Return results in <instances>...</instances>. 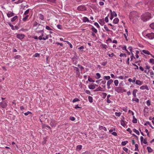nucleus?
Wrapping results in <instances>:
<instances>
[{"instance_id":"1","label":"nucleus","mask_w":154,"mask_h":154,"mask_svg":"<svg viewBox=\"0 0 154 154\" xmlns=\"http://www.w3.org/2000/svg\"><path fill=\"white\" fill-rule=\"evenodd\" d=\"M153 15V14H151L149 12H146L143 14L141 16V19L143 21L146 22L151 18Z\"/></svg>"},{"instance_id":"2","label":"nucleus","mask_w":154,"mask_h":154,"mask_svg":"<svg viewBox=\"0 0 154 154\" xmlns=\"http://www.w3.org/2000/svg\"><path fill=\"white\" fill-rule=\"evenodd\" d=\"M143 35L145 38L149 39L154 38V33L153 32L143 33Z\"/></svg>"},{"instance_id":"3","label":"nucleus","mask_w":154,"mask_h":154,"mask_svg":"<svg viewBox=\"0 0 154 154\" xmlns=\"http://www.w3.org/2000/svg\"><path fill=\"white\" fill-rule=\"evenodd\" d=\"M115 90L116 92L119 93H122L123 92H126V90L123 89L121 87H117L115 88Z\"/></svg>"},{"instance_id":"4","label":"nucleus","mask_w":154,"mask_h":154,"mask_svg":"<svg viewBox=\"0 0 154 154\" xmlns=\"http://www.w3.org/2000/svg\"><path fill=\"white\" fill-rule=\"evenodd\" d=\"M25 35L23 34H18L17 35V37L20 40L23 39Z\"/></svg>"},{"instance_id":"5","label":"nucleus","mask_w":154,"mask_h":154,"mask_svg":"<svg viewBox=\"0 0 154 154\" xmlns=\"http://www.w3.org/2000/svg\"><path fill=\"white\" fill-rule=\"evenodd\" d=\"M140 90H142L146 89L147 90H149V88H148V87L146 85H141L140 87Z\"/></svg>"},{"instance_id":"6","label":"nucleus","mask_w":154,"mask_h":154,"mask_svg":"<svg viewBox=\"0 0 154 154\" xmlns=\"http://www.w3.org/2000/svg\"><path fill=\"white\" fill-rule=\"evenodd\" d=\"M123 119H122L121 120V125L123 127H125L126 125L125 121L124 120L125 117H123Z\"/></svg>"},{"instance_id":"7","label":"nucleus","mask_w":154,"mask_h":154,"mask_svg":"<svg viewBox=\"0 0 154 154\" xmlns=\"http://www.w3.org/2000/svg\"><path fill=\"white\" fill-rule=\"evenodd\" d=\"M143 82L142 81H140L139 80H136L135 81V84L139 86H141L143 84Z\"/></svg>"},{"instance_id":"8","label":"nucleus","mask_w":154,"mask_h":154,"mask_svg":"<svg viewBox=\"0 0 154 154\" xmlns=\"http://www.w3.org/2000/svg\"><path fill=\"white\" fill-rule=\"evenodd\" d=\"M74 69L76 72V74L78 76H79L80 74V70L79 69L76 67H74Z\"/></svg>"},{"instance_id":"9","label":"nucleus","mask_w":154,"mask_h":154,"mask_svg":"<svg viewBox=\"0 0 154 154\" xmlns=\"http://www.w3.org/2000/svg\"><path fill=\"white\" fill-rule=\"evenodd\" d=\"M140 141L142 143H143L144 144H146L147 143L146 140L145 139H144L143 137H140Z\"/></svg>"},{"instance_id":"10","label":"nucleus","mask_w":154,"mask_h":154,"mask_svg":"<svg viewBox=\"0 0 154 154\" xmlns=\"http://www.w3.org/2000/svg\"><path fill=\"white\" fill-rule=\"evenodd\" d=\"M86 8L84 5H82L78 6L77 10H86Z\"/></svg>"},{"instance_id":"11","label":"nucleus","mask_w":154,"mask_h":154,"mask_svg":"<svg viewBox=\"0 0 154 154\" xmlns=\"http://www.w3.org/2000/svg\"><path fill=\"white\" fill-rule=\"evenodd\" d=\"M142 52L144 54H146V55H149L150 54H151L149 51L148 50H143L142 51Z\"/></svg>"},{"instance_id":"12","label":"nucleus","mask_w":154,"mask_h":154,"mask_svg":"<svg viewBox=\"0 0 154 154\" xmlns=\"http://www.w3.org/2000/svg\"><path fill=\"white\" fill-rule=\"evenodd\" d=\"M138 91L137 89H134L132 92V95L134 97H136L137 96L136 93Z\"/></svg>"},{"instance_id":"13","label":"nucleus","mask_w":154,"mask_h":154,"mask_svg":"<svg viewBox=\"0 0 154 154\" xmlns=\"http://www.w3.org/2000/svg\"><path fill=\"white\" fill-rule=\"evenodd\" d=\"M136 80V78L135 77H134L132 79L130 78L128 79V81L129 82H131L133 83L135 82V81Z\"/></svg>"},{"instance_id":"14","label":"nucleus","mask_w":154,"mask_h":154,"mask_svg":"<svg viewBox=\"0 0 154 154\" xmlns=\"http://www.w3.org/2000/svg\"><path fill=\"white\" fill-rule=\"evenodd\" d=\"M17 16H15L11 18V20L12 22H15L17 20Z\"/></svg>"},{"instance_id":"15","label":"nucleus","mask_w":154,"mask_h":154,"mask_svg":"<svg viewBox=\"0 0 154 154\" xmlns=\"http://www.w3.org/2000/svg\"><path fill=\"white\" fill-rule=\"evenodd\" d=\"M111 15L113 16V17H116L117 16V14L115 12V11H112V10H110Z\"/></svg>"},{"instance_id":"16","label":"nucleus","mask_w":154,"mask_h":154,"mask_svg":"<svg viewBox=\"0 0 154 154\" xmlns=\"http://www.w3.org/2000/svg\"><path fill=\"white\" fill-rule=\"evenodd\" d=\"M119 22V19L117 18H115L113 20V23L114 24H118Z\"/></svg>"},{"instance_id":"17","label":"nucleus","mask_w":154,"mask_h":154,"mask_svg":"<svg viewBox=\"0 0 154 154\" xmlns=\"http://www.w3.org/2000/svg\"><path fill=\"white\" fill-rule=\"evenodd\" d=\"M83 21L85 23L87 22H89V19L87 17H84L83 18Z\"/></svg>"},{"instance_id":"18","label":"nucleus","mask_w":154,"mask_h":154,"mask_svg":"<svg viewBox=\"0 0 154 154\" xmlns=\"http://www.w3.org/2000/svg\"><path fill=\"white\" fill-rule=\"evenodd\" d=\"M146 149H147V151L151 153L153 151V149L149 146L147 147Z\"/></svg>"},{"instance_id":"19","label":"nucleus","mask_w":154,"mask_h":154,"mask_svg":"<svg viewBox=\"0 0 154 154\" xmlns=\"http://www.w3.org/2000/svg\"><path fill=\"white\" fill-rule=\"evenodd\" d=\"M139 99L136 97H134L132 99V101L133 102H135L137 103H138L139 102Z\"/></svg>"},{"instance_id":"20","label":"nucleus","mask_w":154,"mask_h":154,"mask_svg":"<svg viewBox=\"0 0 154 154\" xmlns=\"http://www.w3.org/2000/svg\"><path fill=\"white\" fill-rule=\"evenodd\" d=\"M99 129L100 130H103L104 131H107V129H106V128L105 127H103L102 126H99Z\"/></svg>"},{"instance_id":"21","label":"nucleus","mask_w":154,"mask_h":154,"mask_svg":"<svg viewBox=\"0 0 154 154\" xmlns=\"http://www.w3.org/2000/svg\"><path fill=\"white\" fill-rule=\"evenodd\" d=\"M10 27H11V29L13 30L18 29L19 28L17 26H14L13 25H10Z\"/></svg>"},{"instance_id":"22","label":"nucleus","mask_w":154,"mask_h":154,"mask_svg":"<svg viewBox=\"0 0 154 154\" xmlns=\"http://www.w3.org/2000/svg\"><path fill=\"white\" fill-rule=\"evenodd\" d=\"M114 85L116 86H118L119 84V81L118 80H116L114 82Z\"/></svg>"},{"instance_id":"23","label":"nucleus","mask_w":154,"mask_h":154,"mask_svg":"<svg viewBox=\"0 0 154 154\" xmlns=\"http://www.w3.org/2000/svg\"><path fill=\"white\" fill-rule=\"evenodd\" d=\"M113 82V81L112 79H110L107 81V85H110Z\"/></svg>"},{"instance_id":"24","label":"nucleus","mask_w":154,"mask_h":154,"mask_svg":"<svg viewBox=\"0 0 154 154\" xmlns=\"http://www.w3.org/2000/svg\"><path fill=\"white\" fill-rule=\"evenodd\" d=\"M101 77V75L99 73H97L96 74V76L95 78L97 79H100Z\"/></svg>"},{"instance_id":"25","label":"nucleus","mask_w":154,"mask_h":154,"mask_svg":"<svg viewBox=\"0 0 154 154\" xmlns=\"http://www.w3.org/2000/svg\"><path fill=\"white\" fill-rule=\"evenodd\" d=\"M110 79V77L109 76H104L103 77V79H106V80H108V81Z\"/></svg>"},{"instance_id":"26","label":"nucleus","mask_w":154,"mask_h":154,"mask_svg":"<svg viewBox=\"0 0 154 154\" xmlns=\"http://www.w3.org/2000/svg\"><path fill=\"white\" fill-rule=\"evenodd\" d=\"M133 131L137 135H139L140 133L138 130H137L136 129L134 128L133 130Z\"/></svg>"},{"instance_id":"27","label":"nucleus","mask_w":154,"mask_h":154,"mask_svg":"<svg viewBox=\"0 0 154 154\" xmlns=\"http://www.w3.org/2000/svg\"><path fill=\"white\" fill-rule=\"evenodd\" d=\"M133 122L134 123H136L137 122V119L135 117V116H133Z\"/></svg>"},{"instance_id":"28","label":"nucleus","mask_w":154,"mask_h":154,"mask_svg":"<svg viewBox=\"0 0 154 154\" xmlns=\"http://www.w3.org/2000/svg\"><path fill=\"white\" fill-rule=\"evenodd\" d=\"M91 29L92 30V31L95 33H96L97 32V29L94 26H92L91 28Z\"/></svg>"},{"instance_id":"29","label":"nucleus","mask_w":154,"mask_h":154,"mask_svg":"<svg viewBox=\"0 0 154 154\" xmlns=\"http://www.w3.org/2000/svg\"><path fill=\"white\" fill-rule=\"evenodd\" d=\"M106 95H107V94L106 93L102 92V93L101 96L104 99L105 98H106Z\"/></svg>"},{"instance_id":"30","label":"nucleus","mask_w":154,"mask_h":154,"mask_svg":"<svg viewBox=\"0 0 154 154\" xmlns=\"http://www.w3.org/2000/svg\"><path fill=\"white\" fill-rule=\"evenodd\" d=\"M47 1L49 3H54L55 2L56 0H47Z\"/></svg>"},{"instance_id":"31","label":"nucleus","mask_w":154,"mask_h":154,"mask_svg":"<svg viewBox=\"0 0 154 154\" xmlns=\"http://www.w3.org/2000/svg\"><path fill=\"white\" fill-rule=\"evenodd\" d=\"M149 74H150V76H151V77L153 78V77L154 76V73L153 71H150V72H149Z\"/></svg>"},{"instance_id":"32","label":"nucleus","mask_w":154,"mask_h":154,"mask_svg":"<svg viewBox=\"0 0 154 154\" xmlns=\"http://www.w3.org/2000/svg\"><path fill=\"white\" fill-rule=\"evenodd\" d=\"M99 22L100 24V25H101L102 26H103V25L104 24V22L103 20L100 19L99 20Z\"/></svg>"},{"instance_id":"33","label":"nucleus","mask_w":154,"mask_h":154,"mask_svg":"<svg viewBox=\"0 0 154 154\" xmlns=\"http://www.w3.org/2000/svg\"><path fill=\"white\" fill-rule=\"evenodd\" d=\"M88 98L89 101L90 103H91L93 102V98L92 97L89 96L88 97Z\"/></svg>"},{"instance_id":"34","label":"nucleus","mask_w":154,"mask_h":154,"mask_svg":"<svg viewBox=\"0 0 154 154\" xmlns=\"http://www.w3.org/2000/svg\"><path fill=\"white\" fill-rule=\"evenodd\" d=\"M88 81L90 82H95V81L90 77H89L88 78Z\"/></svg>"},{"instance_id":"35","label":"nucleus","mask_w":154,"mask_h":154,"mask_svg":"<svg viewBox=\"0 0 154 154\" xmlns=\"http://www.w3.org/2000/svg\"><path fill=\"white\" fill-rule=\"evenodd\" d=\"M89 88L91 89H94L95 88V87L93 85H89Z\"/></svg>"},{"instance_id":"36","label":"nucleus","mask_w":154,"mask_h":154,"mask_svg":"<svg viewBox=\"0 0 154 154\" xmlns=\"http://www.w3.org/2000/svg\"><path fill=\"white\" fill-rule=\"evenodd\" d=\"M115 116H120L122 114V113L120 112H116L115 113Z\"/></svg>"},{"instance_id":"37","label":"nucleus","mask_w":154,"mask_h":154,"mask_svg":"<svg viewBox=\"0 0 154 154\" xmlns=\"http://www.w3.org/2000/svg\"><path fill=\"white\" fill-rule=\"evenodd\" d=\"M82 146L81 145H78L76 147V149L78 150H80L82 149Z\"/></svg>"},{"instance_id":"38","label":"nucleus","mask_w":154,"mask_h":154,"mask_svg":"<svg viewBox=\"0 0 154 154\" xmlns=\"http://www.w3.org/2000/svg\"><path fill=\"white\" fill-rule=\"evenodd\" d=\"M125 38L127 41H128V33H125L124 34Z\"/></svg>"},{"instance_id":"39","label":"nucleus","mask_w":154,"mask_h":154,"mask_svg":"<svg viewBox=\"0 0 154 154\" xmlns=\"http://www.w3.org/2000/svg\"><path fill=\"white\" fill-rule=\"evenodd\" d=\"M128 143L127 141H123L122 143V145L123 146H125Z\"/></svg>"},{"instance_id":"40","label":"nucleus","mask_w":154,"mask_h":154,"mask_svg":"<svg viewBox=\"0 0 154 154\" xmlns=\"http://www.w3.org/2000/svg\"><path fill=\"white\" fill-rule=\"evenodd\" d=\"M28 16H29L28 15H27L26 16H25L24 17H23L22 19L24 21H26L28 17Z\"/></svg>"},{"instance_id":"41","label":"nucleus","mask_w":154,"mask_h":154,"mask_svg":"<svg viewBox=\"0 0 154 154\" xmlns=\"http://www.w3.org/2000/svg\"><path fill=\"white\" fill-rule=\"evenodd\" d=\"M80 100H79L78 99V98H75V99H74L73 100H72V102L73 103H75V102H77V101H79Z\"/></svg>"},{"instance_id":"42","label":"nucleus","mask_w":154,"mask_h":154,"mask_svg":"<svg viewBox=\"0 0 154 154\" xmlns=\"http://www.w3.org/2000/svg\"><path fill=\"white\" fill-rule=\"evenodd\" d=\"M149 62L150 63L154 64V59L153 58H151L149 59Z\"/></svg>"},{"instance_id":"43","label":"nucleus","mask_w":154,"mask_h":154,"mask_svg":"<svg viewBox=\"0 0 154 154\" xmlns=\"http://www.w3.org/2000/svg\"><path fill=\"white\" fill-rule=\"evenodd\" d=\"M131 56L130 58H131V61L134 58H135V57L134 56V55L132 53H131Z\"/></svg>"},{"instance_id":"44","label":"nucleus","mask_w":154,"mask_h":154,"mask_svg":"<svg viewBox=\"0 0 154 154\" xmlns=\"http://www.w3.org/2000/svg\"><path fill=\"white\" fill-rule=\"evenodd\" d=\"M120 56L121 57H126L127 55L125 53H122L120 54Z\"/></svg>"},{"instance_id":"45","label":"nucleus","mask_w":154,"mask_h":154,"mask_svg":"<svg viewBox=\"0 0 154 154\" xmlns=\"http://www.w3.org/2000/svg\"><path fill=\"white\" fill-rule=\"evenodd\" d=\"M122 49L123 50H125L126 51H128V50L127 49V47L126 46H124L122 47Z\"/></svg>"},{"instance_id":"46","label":"nucleus","mask_w":154,"mask_h":154,"mask_svg":"<svg viewBox=\"0 0 154 154\" xmlns=\"http://www.w3.org/2000/svg\"><path fill=\"white\" fill-rule=\"evenodd\" d=\"M144 68L146 69H148V70H149L150 66L149 65H146V66Z\"/></svg>"},{"instance_id":"47","label":"nucleus","mask_w":154,"mask_h":154,"mask_svg":"<svg viewBox=\"0 0 154 154\" xmlns=\"http://www.w3.org/2000/svg\"><path fill=\"white\" fill-rule=\"evenodd\" d=\"M65 42H66L69 45L70 47L71 48H72L73 46H72V45L69 42H68V41H65Z\"/></svg>"},{"instance_id":"48","label":"nucleus","mask_w":154,"mask_h":154,"mask_svg":"<svg viewBox=\"0 0 154 154\" xmlns=\"http://www.w3.org/2000/svg\"><path fill=\"white\" fill-rule=\"evenodd\" d=\"M138 145L137 144H135V149L134 150L135 151H138Z\"/></svg>"},{"instance_id":"49","label":"nucleus","mask_w":154,"mask_h":154,"mask_svg":"<svg viewBox=\"0 0 154 154\" xmlns=\"http://www.w3.org/2000/svg\"><path fill=\"white\" fill-rule=\"evenodd\" d=\"M104 28L107 31H109L110 30L109 29L108 27L105 25L104 26Z\"/></svg>"},{"instance_id":"50","label":"nucleus","mask_w":154,"mask_h":154,"mask_svg":"<svg viewBox=\"0 0 154 154\" xmlns=\"http://www.w3.org/2000/svg\"><path fill=\"white\" fill-rule=\"evenodd\" d=\"M39 18L42 20H44V17L43 15L42 14H40L39 15Z\"/></svg>"},{"instance_id":"51","label":"nucleus","mask_w":154,"mask_h":154,"mask_svg":"<svg viewBox=\"0 0 154 154\" xmlns=\"http://www.w3.org/2000/svg\"><path fill=\"white\" fill-rule=\"evenodd\" d=\"M94 25L97 28H100V26L99 25L98 23L96 22L94 23Z\"/></svg>"},{"instance_id":"52","label":"nucleus","mask_w":154,"mask_h":154,"mask_svg":"<svg viewBox=\"0 0 154 154\" xmlns=\"http://www.w3.org/2000/svg\"><path fill=\"white\" fill-rule=\"evenodd\" d=\"M146 103L147 105L149 106L151 105V103H150V101L148 100L146 101Z\"/></svg>"},{"instance_id":"53","label":"nucleus","mask_w":154,"mask_h":154,"mask_svg":"<svg viewBox=\"0 0 154 154\" xmlns=\"http://www.w3.org/2000/svg\"><path fill=\"white\" fill-rule=\"evenodd\" d=\"M150 27L152 29H154V23H152L151 24H150Z\"/></svg>"},{"instance_id":"54","label":"nucleus","mask_w":154,"mask_h":154,"mask_svg":"<svg viewBox=\"0 0 154 154\" xmlns=\"http://www.w3.org/2000/svg\"><path fill=\"white\" fill-rule=\"evenodd\" d=\"M102 46L103 48H104L105 49H106L107 48V46L106 45L102 44Z\"/></svg>"},{"instance_id":"55","label":"nucleus","mask_w":154,"mask_h":154,"mask_svg":"<svg viewBox=\"0 0 154 154\" xmlns=\"http://www.w3.org/2000/svg\"><path fill=\"white\" fill-rule=\"evenodd\" d=\"M45 28L49 30H52V29L51 28H50L49 26H45Z\"/></svg>"},{"instance_id":"56","label":"nucleus","mask_w":154,"mask_h":154,"mask_svg":"<svg viewBox=\"0 0 154 154\" xmlns=\"http://www.w3.org/2000/svg\"><path fill=\"white\" fill-rule=\"evenodd\" d=\"M106 102L108 103H110L112 102V101L110 100L109 98H107Z\"/></svg>"},{"instance_id":"57","label":"nucleus","mask_w":154,"mask_h":154,"mask_svg":"<svg viewBox=\"0 0 154 154\" xmlns=\"http://www.w3.org/2000/svg\"><path fill=\"white\" fill-rule=\"evenodd\" d=\"M40 54L38 53H36L34 55H33V56L36 57H39Z\"/></svg>"},{"instance_id":"58","label":"nucleus","mask_w":154,"mask_h":154,"mask_svg":"<svg viewBox=\"0 0 154 154\" xmlns=\"http://www.w3.org/2000/svg\"><path fill=\"white\" fill-rule=\"evenodd\" d=\"M31 113V112L29 111H28L27 112H25L24 113V115L25 116H27L29 114Z\"/></svg>"},{"instance_id":"59","label":"nucleus","mask_w":154,"mask_h":154,"mask_svg":"<svg viewBox=\"0 0 154 154\" xmlns=\"http://www.w3.org/2000/svg\"><path fill=\"white\" fill-rule=\"evenodd\" d=\"M55 44L56 45H60L61 47H63V44L62 43H60L57 42H56L55 43Z\"/></svg>"},{"instance_id":"60","label":"nucleus","mask_w":154,"mask_h":154,"mask_svg":"<svg viewBox=\"0 0 154 154\" xmlns=\"http://www.w3.org/2000/svg\"><path fill=\"white\" fill-rule=\"evenodd\" d=\"M130 60V57H128L127 59V60L126 61V63L128 65H129V61Z\"/></svg>"},{"instance_id":"61","label":"nucleus","mask_w":154,"mask_h":154,"mask_svg":"<svg viewBox=\"0 0 154 154\" xmlns=\"http://www.w3.org/2000/svg\"><path fill=\"white\" fill-rule=\"evenodd\" d=\"M107 62L104 61L103 62L101 63V65L103 66H104L106 65V64Z\"/></svg>"},{"instance_id":"62","label":"nucleus","mask_w":154,"mask_h":154,"mask_svg":"<svg viewBox=\"0 0 154 154\" xmlns=\"http://www.w3.org/2000/svg\"><path fill=\"white\" fill-rule=\"evenodd\" d=\"M57 27L58 29H62V26L61 25H57Z\"/></svg>"},{"instance_id":"63","label":"nucleus","mask_w":154,"mask_h":154,"mask_svg":"<svg viewBox=\"0 0 154 154\" xmlns=\"http://www.w3.org/2000/svg\"><path fill=\"white\" fill-rule=\"evenodd\" d=\"M48 38V35H46L45 36V38L43 37V40H45Z\"/></svg>"},{"instance_id":"64","label":"nucleus","mask_w":154,"mask_h":154,"mask_svg":"<svg viewBox=\"0 0 154 154\" xmlns=\"http://www.w3.org/2000/svg\"><path fill=\"white\" fill-rule=\"evenodd\" d=\"M75 119L74 117H71L70 118V119L72 121L75 120Z\"/></svg>"}]
</instances>
